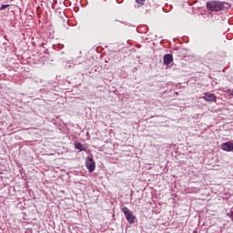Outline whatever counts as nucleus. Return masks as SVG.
Masks as SVG:
<instances>
[{"label": "nucleus", "instance_id": "obj_6", "mask_svg": "<svg viewBox=\"0 0 233 233\" xmlns=\"http://www.w3.org/2000/svg\"><path fill=\"white\" fill-rule=\"evenodd\" d=\"M202 99H204L205 101H208V102H212V101H216V95L215 94H206Z\"/></svg>", "mask_w": 233, "mask_h": 233}, {"label": "nucleus", "instance_id": "obj_8", "mask_svg": "<svg viewBox=\"0 0 233 233\" xmlns=\"http://www.w3.org/2000/svg\"><path fill=\"white\" fill-rule=\"evenodd\" d=\"M145 1L146 0H136V3H137V5H140L141 6H143V5H145Z\"/></svg>", "mask_w": 233, "mask_h": 233}, {"label": "nucleus", "instance_id": "obj_9", "mask_svg": "<svg viewBox=\"0 0 233 233\" xmlns=\"http://www.w3.org/2000/svg\"><path fill=\"white\" fill-rule=\"evenodd\" d=\"M8 6H10V5H3L0 7V10H5V8H8Z\"/></svg>", "mask_w": 233, "mask_h": 233}, {"label": "nucleus", "instance_id": "obj_5", "mask_svg": "<svg viewBox=\"0 0 233 233\" xmlns=\"http://www.w3.org/2000/svg\"><path fill=\"white\" fill-rule=\"evenodd\" d=\"M172 61H174V57L172 56V55L167 54L164 56V65L168 66L172 63Z\"/></svg>", "mask_w": 233, "mask_h": 233}, {"label": "nucleus", "instance_id": "obj_7", "mask_svg": "<svg viewBox=\"0 0 233 233\" xmlns=\"http://www.w3.org/2000/svg\"><path fill=\"white\" fill-rule=\"evenodd\" d=\"M75 148H76V150H80V152H85V150H86L85 148V147L83 146V144H81V142H77L75 144Z\"/></svg>", "mask_w": 233, "mask_h": 233}, {"label": "nucleus", "instance_id": "obj_1", "mask_svg": "<svg viewBox=\"0 0 233 233\" xmlns=\"http://www.w3.org/2000/svg\"><path fill=\"white\" fill-rule=\"evenodd\" d=\"M207 8L211 12H221V10L225 9V4L218 1L208 2Z\"/></svg>", "mask_w": 233, "mask_h": 233}, {"label": "nucleus", "instance_id": "obj_3", "mask_svg": "<svg viewBox=\"0 0 233 233\" xmlns=\"http://www.w3.org/2000/svg\"><path fill=\"white\" fill-rule=\"evenodd\" d=\"M86 167L88 172H94V170H96V162L94 161L93 158H90L87 157L86 158Z\"/></svg>", "mask_w": 233, "mask_h": 233}, {"label": "nucleus", "instance_id": "obj_10", "mask_svg": "<svg viewBox=\"0 0 233 233\" xmlns=\"http://www.w3.org/2000/svg\"><path fill=\"white\" fill-rule=\"evenodd\" d=\"M193 233H198V231H197V230H195V231H193Z\"/></svg>", "mask_w": 233, "mask_h": 233}, {"label": "nucleus", "instance_id": "obj_2", "mask_svg": "<svg viewBox=\"0 0 233 233\" xmlns=\"http://www.w3.org/2000/svg\"><path fill=\"white\" fill-rule=\"evenodd\" d=\"M122 212H124V215L126 216V219H127L128 223H134V215L132 214V211L128 209V208L124 207L122 208Z\"/></svg>", "mask_w": 233, "mask_h": 233}, {"label": "nucleus", "instance_id": "obj_4", "mask_svg": "<svg viewBox=\"0 0 233 233\" xmlns=\"http://www.w3.org/2000/svg\"><path fill=\"white\" fill-rule=\"evenodd\" d=\"M222 150L225 152H233V143L228 141L221 145Z\"/></svg>", "mask_w": 233, "mask_h": 233}]
</instances>
